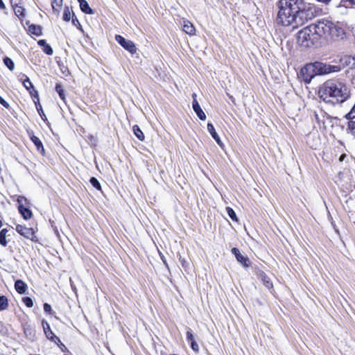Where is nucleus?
<instances>
[{
	"label": "nucleus",
	"instance_id": "1",
	"mask_svg": "<svg viewBox=\"0 0 355 355\" xmlns=\"http://www.w3.org/2000/svg\"><path fill=\"white\" fill-rule=\"evenodd\" d=\"M279 12L277 21L283 26H302L313 19L315 8L306 4L303 0H279L277 2Z\"/></svg>",
	"mask_w": 355,
	"mask_h": 355
},
{
	"label": "nucleus",
	"instance_id": "2",
	"mask_svg": "<svg viewBox=\"0 0 355 355\" xmlns=\"http://www.w3.org/2000/svg\"><path fill=\"white\" fill-rule=\"evenodd\" d=\"M319 94L326 102L342 103L350 96V89L342 79L327 80L319 90Z\"/></svg>",
	"mask_w": 355,
	"mask_h": 355
},
{
	"label": "nucleus",
	"instance_id": "3",
	"mask_svg": "<svg viewBox=\"0 0 355 355\" xmlns=\"http://www.w3.org/2000/svg\"><path fill=\"white\" fill-rule=\"evenodd\" d=\"M320 21L310 24L299 31L297 35V42L299 45L308 48L315 44L322 37Z\"/></svg>",
	"mask_w": 355,
	"mask_h": 355
},
{
	"label": "nucleus",
	"instance_id": "4",
	"mask_svg": "<svg viewBox=\"0 0 355 355\" xmlns=\"http://www.w3.org/2000/svg\"><path fill=\"white\" fill-rule=\"evenodd\" d=\"M320 21L322 37L334 41L343 40L346 38L347 34L343 24L338 21L334 23L325 19H320Z\"/></svg>",
	"mask_w": 355,
	"mask_h": 355
},
{
	"label": "nucleus",
	"instance_id": "5",
	"mask_svg": "<svg viewBox=\"0 0 355 355\" xmlns=\"http://www.w3.org/2000/svg\"><path fill=\"white\" fill-rule=\"evenodd\" d=\"M318 76L329 74L332 72H338L341 68L338 65H331L322 62H313Z\"/></svg>",
	"mask_w": 355,
	"mask_h": 355
},
{
	"label": "nucleus",
	"instance_id": "6",
	"mask_svg": "<svg viewBox=\"0 0 355 355\" xmlns=\"http://www.w3.org/2000/svg\"><path fill=\"white\" fill-rule=\"evenodd\" d=\"M300 75L306 83H309L315 76H318L313 62L306 64L302 67Z\"/></svg>",
	"mask_w": 355,
	"mask_h": 355
},
{
	"label": "nucleus",
	"instance_id": "7",
	"mask_svg": "<svg viewBox=\"0 0 355 355\" xmlns=\"http://www.w3.org/2000/svg\"><path fill=\"white\" fill-rule=\"evenodd\" d=\"M115 40L121 46L129 51L131 54H135L137 52L135 44L131 40H128L120 35H116L115 36Z\"/></svg>",
	"mask_w": 355,
	"mask_h": 355
},
{
	"label": "nucleus",
	"instance_id": "8",
	"mask_svg": "<svg viewBox=\"0 0 355 355\" xmlns=\"http://www.w3.org/2000/svg\"><path fill=\"white\" fill-rule=\"evenodd\" d=\"M42 325L47 339H49L51 342L55 343V344H58V342L60 343V338L53 334L47 321H46L45 320H42Z\"/></svg>",
	"mask_w": 355,
	"mask_h": 355
},
{
	"label": "nucleus",
	"instance_id": "9",
	"mask_svg": "<svg viewBox=\"0 0 355 355\" xmlns=\"http://www.w3.org/2000/svg\"><path fill=\"white\" fill-rule=\"evenodd\" d=\"M16 231L22 236L31 241H35V236L33 228L17 225L16 226Z\"/></svg>",
	"mask_w": 355,
	"mask_h": 355
},
{
	"label": "nucleus",
	"instance_id": "10",
	"mask_svg": "<svg viewBox=\"0 0 355 355\" xmlns=\"http://www.w3.org/2000/svg\"><path fill=\"white\" fill-rule=\"evenodd\" d=\"M307 144L313 149H317L320 145V138L317 132H311L306 137Z\"/></svg>",
	"mask_w": 355,
	"mask_h": 355
},
{
	"label": "nucleus",
	"instance_id": "11",
	"mask_svg": "<svg viewBox=\"0 0 355 355\" xmlns=\"http://www.w3.org/2000/svg\"><path fill=\"white\" fill-rule=\"evenodd\" d=\"M196 94H193L192 95V97H193V103H192V107H193V111L196 112V114H197V116H198V118L202 120V121H205L206 119V115L205 114V112H203V110H202L200 104L198 103L197 99H196Z\"/></svg>",
	"mask_w": 355,
	"mask_h": 355
},
{
	"label": "nucleus",
	"instance_id": "12",
	"mask_svg": "<svg viewBox=\"0 0 355 355\" xmlns=\"http://www.w3.org/2000/svg\"><path fill=\"white\" fill-rule=\"evenodd\" d=\"M232 253L235 256L236 260L241 263L244 267H248L250 265V261L249 259L242 254L239 250L236 248H233L232 249Z\"/></svg>",
	"mask_w": 355,
	"mask_h": 355
},
{
	"label": "nucleus",
	"instance_id": "13",
	"mask_svg": "<svg viewBox=\"0 0 355 355\" xmlns=\"http://www.w3.org/2000/svg\"><path fill=\"white\" fill-rule=\"evenodd\" d=\"M28 135L30 137L31 140L35 144L37 148V150L40 152L41 154L44 155V148L41 140L36 136L34 135L33 132H28Z\"/></svg>",
	"mask_w": 355,
	"mask_h": 355
},
{
	"label": "nucleus",
	"instance_id": "14",
	"mask_svg": "<svg viewBox=\"0 0 355 355\" xmlns=\"http://www.w3.org/2000/svg\"><path fill=\"white\" fill-rule=\"evenodd\" d=\"M207 130L210 133L211 137L214 138V139L216 141V142L220 146H223V144L222 141L220 140L218 135L216 132V130L212 123H207Z\"/></svg>",
	"mask_w": 355,
	"mask_h": 355
},
{
	"label": "nucleus",
	"instance_id": "15",
	"mask_svg": "<svg viewBox=\"0 0 355 355\" xmlns=\"http://www.w3.org/2000/svg\"><path fill=\"white\" fill-rule=\"evenodd\" d=\"M15 288L19 294H24L27 290L26 284L21 279H18L15 282Z\"/></svg>",
	"mask_w": 355,
	"mask_h": 355
},
{
	"label": "nucleus",
	"instance_id": "16",
	"mask_svg": "<svg viewBox=\"0 0 355 355\" xmlns=\"http://www.w3.org/2000/svg\"><path fill=\"white\" fill-rule=\"evenodd\" d=\"M80 4V10L86 13L92 15L94 14V10L89 7L88 3L85 0H77Z\"/></svg>",
	"mask_w": 355,
	"mask_h": 355
},
{
	"label": "nucleus",
	"instance_id": "17",
	"mask_svg": "<svg viewBox=\"0 0 355 355\" xmlns=\"http://www.w3.org/2000/svg\"><path fill=\"white\" fill-rule=\"evenodd\" d=\"M18 210L25 220H28L32 217V211L24 205L18 206Z\"/></svg>",
	"mask_w": 355,
	"mask_h": 355
},
{
	"label": "nucleus",
	"instance_id": "18",
	"mask_svg": "<svg viewBox=\"0 0 355 355\" xmlns=\"http://www.w3.org/2000/svg\"><path fill=\"white\" fill-rule=\"evenodd\" d=\"M183 31L190 35L195 34L196 29L193 25L189 21H184L183 25Z\"/></svg>",
	"mask_w": 355,
	"mask_h": 355
},
{
	"label": "nucleus",
	"instance_id": "19",
	"mask_svg": "<svg viewBox=\"0 0 355 355\" xmlns=\"http://www.w3.org/2000/svg\"><path fill=\"white\" fill-rule=\"evenodd\" d=\"M28 33L36 36H40L42 34V28L40 26L31 24L28 26Z\"/></svg>",
	"mask_w": 355,
	"mask_h": 355
},
{
	"label": "nucleus",
	"instance_id": "20",
	"mask_svg": "<svg viewBox=\"0 0 355 355\" xmlns=\"http://www.w3.org/2000/svg\"><path fill=\"white\" fill-rule=\"evenodd\" d=\"M25 77H26V78H25V79H24V80H23V81H22L23 85L24 86V87H25L27 90H28V91L30 92V94H31V95H33V92L30 90V89H31V88H32V89H33V91L36 94L37 98H38V94H37V91H36V90H35V89H34V88H33V84H32L31 81L30 80L29 78H28V77H27V76H25Z\"/></svg>",
	"mask_w": 355,
	"mask_h": 355
},
{
	"label": "nucleus",
	"instance_id": "21",
	"mask_svg": "<svg viewBox=\"0 0 355 355\" xmlns=\"http://www.w3.org/2000/svg\"><path fill=\"white\" fill-rule=\"evenodd\" d=\"M132 130H133L135 135L138 138V139H139L140 141L144 140V139H145L144 135L143 132L141 131V130L140 129V128L137 125H135L133 126Z\"/></svg>",
	"mask_w": 355,
	"mask_h": 355
},
{
	"label": "nucleus",
	"instance_id": "22",
	"mask_svg": "<svg viewBox=\"0 0 355 355\" xmlns=\"http://www.w3.org/2000/svg\"><path fill=\"white\" fill-rule=\"evenodd\" d=\"M55 91L58 94L60 98L65 102V94L63 86L60 83H57L55 85Z\"/></svg>",
	"mask_w": 355,
	"mask_h": 355
},
{
	"label": "nucleus",
	"instance_id": "23",
	"mask_svg": "<svg viewBox=\"0 0 355 355\" xmlns=\"http://www.w3.org/2000/svg\"><path fill=\"white\" fill-rule=\"evenodd\" d=\"M8 307V298L4 295H0V311L7 309Z\"/></svg>",
	"mask_w": 355,
	"mask_h": 355
},
{
	"label": "nucleus",
	"instance_id": "24",
	"mask_svg": "<svg viewBox=\"0 0 355 355\" xmlns=\"http://www.w3.org/2000/svg\"><path fill=\"white\" fill-rule=\"evenodd\" d=\"M355 5L354 0H341L338 8L345 7V8H352Z\"/></svg>",
	"mask_w": 355,
	"mask_h": 355
},
{
	"label": "nucleus",
	"instance_id": "25",
	"mask_svg": "<svg viewBox=\"0 0 355 355\" xmlns=\"http://www.w3.org/2000/svg\"><path fill=\"white\" fill-rule=\"evenodd\" d=\"M8 232V230L6 229H3L0 231V244L3 246L7 245V241H6V234Z\"/></svg>",
	"mask_w": 355,
	"mask_h": 355
},
{
	"label": "nucleus",
	"instance_id": "26",
	"mask_svg": "<svg viewBox=\"0 0 355 355\" xmlns=\"http://www.w3.org/2000/svg\"><path fill=\"white\" fill-rule=\"evenodd\" d=\"M62 0H53L51 2V6H52L53 10L57 13L59 12V11H60L59 9L62 6Z\"/></svg>",
	"mask_w": 355,
	"mask_h": 355
},
{
	"label": "nucleus",
	"instance_id": "27",
	"mask_svg": "<svg viewBox=\"0 0 355 355\" xmlns=\"http://www.w3.org/2000/svg\"><path fill=\"white\" fill-rule=\"evenodd\" d=\"M24 11L25 9L21 6L17 5L14 6V12L15 15L19 18L24 17Z\"/></svg>",
	"mask_w": 355,
	"mask_h": 355
},
{
	"label": "nucleus",
	"instance_id": "28",
	"mask_svg": "<svg viewBox=\"0 0 355 355\" xmlns=\"http://www.w3.org/2000/svg\"><path fill=\"white\" fill-rule=\"evenodd\" d=\"M4 64L10 70L12 71L15 68V64L12 59L8 57L3 58Z\"/></svg>",
	"mask_w": 355,
	"mask_h": 355
},
{
	"label": "nucleus",
	"instance_id": "29",
	"mask_svg": "<svg viewBox=\"0 0 355 355\" xmlns=\"http://www.w3.org/2000/svg\"><path fill=\"white\" fill-rule=\"evenodd\" d=\"M227 214L229 216V217L234 221H238V218L236 216V214L235 211L233 210L232 208L227 207H226Z\"/></svg>",
	"mask_w": 355,
	"mask_h": 355
},
{
	"label": "nucleus",
	"instance_id": "30",
	"mask_svg": "<svg viewBox=\"0 0 355 355\" xmlns=\"http://www.w3.org/2000/svg\"><path fill=\"white\" fill-rule=\"evenodd\" d=\"M71 10L68 6H65L64 12H63V20L65 21H69L71 19Z\"/></svg>",
	"mask_w": 355,
	"mask_h": 355
},
{
	"label": "nucleus",
	"instance_id": "31",
	"mask_svg": "<svg viewBox=\"0 0 355 355\" xmlns=\"http://www.w3.org/2000/svg\"><path fill=\"white\" fill-rule=\"evenodd\" d=\"M89 182L97 190H99V191L101 190V184L96 178H94V177L91 178L89 180Z\"/></svg>",
	"mask_w": 355,
	"mask_h": 355
},
{
	"label": "nucleus",
	"instance_id": "32",
	"mask_svg": "<svg viewBox=\"0 0 355 355\" xmlns=\"http://www.w3.org/2000/svg\"><path fill=\"white\" fill-rule=\"evenodd\" d=\"M342 60H344L347 65L354 66L355 64V56H345Z\"/></svg>",
	"mask_w": 355,
	"mask_h": 355
},
{
	"label": "nucleus",
	"instance_id": "33",
	"mask_svg": "<svg viewBox=\"0 0 355 355\" xmlns=\"http://www.w3.org/2000/svg\"><path fill=\"white\" fill-rule=\"evenodd\" d=\"M22 301L27 307L31 308L33 306V301L31 297H23Z\"/></svg>",
	"mask_w": 355,
	"mask_h": 355
},
{
	"label": "nucleus",
	"instance_id": "34",
	"mask_svg": "<svg viewBox=\"0 0 355 355\" xmlns=\"http://www.w3.org/2000/svg\"><path fill=\"white\" fill-rule=\"evenodd\" d=\"M262 281L263 282V284L265 285V286L266 288H268V289L271 288L272 287V282L270 280V279L268 277H267L266 276H263L262 277Z\"/></svg>",
	"mask_w": 355,
	"mask_h": 355
},
{
	"label": "nucleus",
	"instance_id": "35",
	"mask_svg": "<svg viewBox=\"0 0 355 355\" xmlns=\"http://www.w3.org/2000/svg\"><path fill=\"white\" fill-rule=\"evenodd\" d=\"M43 51L48 55H51L53 53V49L51 46L46 43V44L42 48Z\"/></svg>",
	"mask_w": 355,
	"mask_h": 355
},
{
	"label": "nucleus",
	"instance_id": "36",
	"mask_svg": "<svg viewBox=\"0 0 355 355\" xmlns=\"http://www.w3.org/2000/svg\"><path fill=\"white\" fill-rule=\"evenodd\" d=\"M73 14V16H72V18H71V21H72V24L77 26V27H80V28H81V25L78 21V19H77V17L75 16V15L72 12Z\"/></svg>",
	"mask_w": 355,
	"mask_h": 355
},
{
	"label": "nucleus",
	"instance_id": "37",
	"mask_svg": "<svg viewBox=\"0 0 355 355\" xmlns=\"http://www.w3.org/2000/svg\"><path fill=\"white\" fill-rule=\"evenodd\" d=\"M17 201L19 205L18 206H21V205H24V203L27 202V199L24 196H19L17 198Z\"/></svg>",
	"mask_w": 355,
	"mask_h": 355
},
{
	"label": "nucleus",
	"instance_id": "38",
	"mask_svg": "<svg viewBox=\"0 0 355 355\" xmlns=\"http://www.w3.org/2000/svg\"><path fill=\"white\" fill-rule=\"evenodd\" d=\"M190 343H191V349L194 352H198L199 351V347H198V345L197 344V343L195 340H192L191 342H190Z\"/></svg>",
	"mask_w": 355,
	"mask_h": 355
},
{
	"label": "nucleus",
	"instance_id": "39",
	"mask_svg": "<svg viewBox=\"0 0 355 355\" xmlns=\"http://www.w3.org/2000/svg\"><path fill=\"white\" fill-rule=\"evenodd\" d=\"M44 311L46 313H51V312H52L51 306L48 303H44Z\"/></svg>",
	"mask_w": 355,
	"mask_h": 355
},
{
	"label": "nucleus",
	"instance_id": "40",
	"mask_svg": "<svg viewBox=\"0 0 355 355\" xmlns=\"http://www.w3.org/2000/svg\"><path fill=\"white\" fill-rule=\"evenodd\" d=\"M187 338L188 341H189V342H191L192 340H195L194 338H193V335L191 329H189L187 332Z\"/></svg>",
	"mask_w": 355,
	"mask_h": 355
},
{
	"label": "nucleus",
	"instance_id": "41",
	"mask_svg": "<svg viewBox=\"0 0 355 355\" xmlns=\"http://www.w3.org/2000/svg\"><path fill=\"white\" fill-rule=\"evenodd\" d=\"M0 104L2 105L6 108L9 107V104L1 96H0Z\"/></svg>",
	"mask_w": 355,
	"mask_h": 355
},
{
	"label": "nucleus",
	"instance_id": "42",
	"mask_svg": "<svg viewBox=\"0 0 355 355\" xmlns=\"http://www.w3.org/2000/svg\"><path fill=\"white\" fill-rule=\"evenodd\" d=\"M327 119H329L331 120V122L333 123V124H334V123L338 124V123H340V120L338 119L337 117L331 118V117L327 116Z\"/></svg>",
	"mask_w": 355,
	"mask_h": 355
},
{
	"label": "nucleus",
	"instance_id": "43",
	"mask_svg": "<svg viewBox=\"0 0 355 355\" xmlns=\"http://www.w3.org/2000/svg\"><path fill=\"white\" fill-rule=\"evenodd\" d=\"M36 108L37 110V112H39L40 115L41 116H42V114L44 115V112H43V110H42V106L40 103H38V105L36 104Z\"/></svg>",
	"mask_w": 355,
	"mask_h": 355
},
{
	"label": "nucleus",
	"instance_id": "44",
	"mask_svg": "<svg viewBox=\"0 0 355 355\" xmlns=\"http://www.w3.org/2000/svg\"><path fill=\"white\" fill-rule=\"evenodd\" d=\"M58 346L61 349V350L62 352H66L67 350V348L66 347V346L62 343V342L60 341V343L58 342Z\"/></svg>",
	"mask_w": 355,
	"mask_h": 355
},
{
	"label": "nucleus",
	"instance_id": "45",
	"mask_svg": "<svg viewBox=\"0 0 355 355\" xmlns=\"http://www.w3.org/2000/svg\"><path fill=\"white\" fill-rule=\"evenodd\" d=\"M37 44L40 46L41 47H44L46 44V42L45 40H40L38 42H37Z\"/></svg>",
	"mask_w": 355,
	"mask_h": 355
},
{
	"label": "nucleus",
	"instance_id": "46",
	"mask_svg": "<svg viewBox=\"0 0 355 355\" xmlns=\"http://www.w3.org/2000/svg\"><path fill=\"white\" fill-rule=\"evenodd\" d=\"M318 2L324 3L325 5L328 4L331 0H316Z\"/></svg>",
	"mask_w": 355,
	"mask_h": 355
},
{
	"label": "nucleus",
	"instance_id": "47",
	"mask_svg": "<svg viewBox=\"0 0 355 355\" xmlns=\"http://www.w3.org/2000/svg\"><path fill=\"white\" fill-rule=\"evenodd\" d=\"M4 8H5V4L2 0H0V9H4Z\"/></svg>",
	"mask_w": 355,
	"mask_h": 355
},
{
	"label": "nucleus",
	"instance_id": "48",
	"mask_svg": "<svg viewBox=\"0 0 355 355\" xmlns=\"http://www.w3.org/2000/svg\"><path fill=\"white\" fill-rule=\"evenodd\" d=\"M227 95H228L229 98H230V100L232 101V103H234V98L232 96L230 95L229 94Z\"/></svg>",
	"mask_w": 355,
	"mask_h": 355
},
{
	"label": "nucleus",
	"instance_id": "49",
	"mask_svg": "<svg viewBox=\"0 0 355 355\" xmlns=\"http://www.w3.org/2000/svg\"><path fill=\"white\" fill-rule=\"evenodd\" d=\"M161 258H162V260L163 261V262L164 263V264H165L166 266H167L166 262V260L164 259V256H162V257H161Z\"/></svg>",
	"mask_w": 355,
	"mask_h": 355
},
{
	"label": "nucleus",
	"instance_id": "50",
	"mask_svg": "<svg viewBox=\"0 0 355 355\" xmlns=\"http://www.w3.org/2000/svg\"><path fill=\"white\" fill-rule=\"evenodd\" d=\"M315 117H316V119H317L318 120H319V119H318V114H315Z\"/></svg>",
	"mask_w": 355,
	"mask_h": 355
},
{
	"label": "nucleus",
	"instance_id": "51",
	"mask_svg": "<svg viewBox=\"0 0 355 355\" xmlns=\"http://www.w3.org/2000/svg\"><path fill=\"white\" fill-rule=\"evenodd\" d=\"M2 226V222L0 220V227Z\"/></svg>",
	"mask_w": 355,
	"mask_h": 355
}]
</instances>
